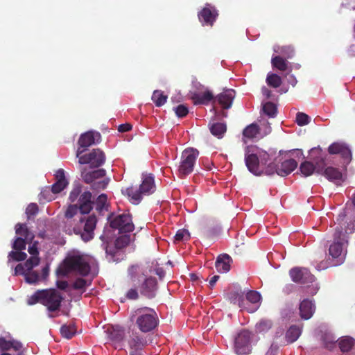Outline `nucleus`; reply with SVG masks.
I'll return each instance as SVG.
<instances>
[{
    "label": "nucleus",
    "mask_w": 355,
    "mask_h": 355,
    "mask_svg": "<svg viewBox=\"0 0 355 355\" xmlns=\"http://www.w3.org/2000/svg\"><path fill=\"white\" fill-rule=\"evenodd\" d=\"M78 209L77 205H70L67 207L62 221L63 230L69 235L72 234L80 235L85 242H87L94 238V231L96 228L97 218L95 215H91L87 218L81 217L78 223L80 225L83 224V230L78 223L73 225V218L77 214Z\"/></svg>",
    "instance_id": "1"
},
{
    "label": "nucleus",
    "mask_w": 355,
    "mask_h": 355,
    "mask_svg": "<svg viewBox=\"0 0 355 355\" xmlns=\"http://www.w3.org/2000/svg\"><path fill=\"white\" fill-rule=\"evenodd\" d=\"M331 155L338 154L343 159L341 169L334 166H328L320 174H322L328 180L334 182L336 185H341L347 178V166L352 159V151L344 143L334 142L328 148Z\"/></svg>",
    "instance_id": "2"
},
{
    "label": "nucleus",
    "mask_w": 355,
    "mask_h": 355,
    "mask_svg": "<svg viewBox=\"0 0 355 355\" xmlns=\"http://www.w3.org/2000/svg\"><path fill=\"white\" fill-rule=\"evenodd\" d=\"M130 320L135 324L139 332L147 335L153 332L159 324V318L155 311L149 307H141L130 315Z\"/></svg>",
    "instance_id": "3"
},
{
    "label": "nucleus",
    "mask_w": 355,
    "mask_h": 355,
    "mask_svg": "<svg viewBox=\"0 0 355 355\" xmlns=\"http://www.w3.org/2000/svg\"><path fill=\"white\" fill-rule=\"evenodd\" d=\"M63 296L55 289L38 290L28 299V304L34 305L40 303L45 306L48 311L53 312L60 309Z\"/></svg>",
    "instance_id": "4"
},
{
    "label": "nucleus",
    "mask_w": 355,
    "mask_h": 355,
    "mask_svg": "<svg viewBox=\"0 0 355 355\" xmlns=\"http://www.w3.org/2000/svg\"><path fill=\"white\" fill-rule=\"evenodd\" d=\"M90 269V266L83 255L73 253L64 259L62 265L57 270V273L67 276L70 272H75L81 276H87Z\"/></svg>",
    "instance_id": "5"
},
{
    "label": "nucleus",
    "mask_w": 355,
    "mask_h": 355,
    "mask_svg": "<svg viewBox=\"0 0 355 355\" xmlns=\"http://www.w3.org/2000/svg\"><path fill=\"white\" fill-rule=\"evenodd\" d=\"M269 160V154L257 146H248L245 151V163L248 171L254 175L263 174L261 165H266Z\"/></svg>",
    "instance_id": "6"
},
{
    "label": "nucleus",
    "mask_w": 355,
    "mask_h": 355,
    "mask_svg": "<svg viewBox=\"0 0 355 355\" xmlns=\"http://www.w3.org/2000/svg\"><path fill=\"white\" fill-rule=\"evenodd\" d=\"M155 191L154 177L152 174L143 175L142 182L138 189L137 187L130 186L125 189H122V193L129 198L131 203L139 204L142 200L143 195H150Z\"/></svg>",
    "instance_id": "7"
},
{
    "label": "nucleus",
    "mask_w": 355,
    "mask_h": 355,
    "mask_svg": "<svg viewBox=\"0 0 355 355\" xmlns=\"http://www.w3.org/2000/svg\"><path fill=\"white\" fill-rule=\"evenodd\" d=\"M129 355H145L148 345V335L140 333L135 328H129L125 337Z\"/></svg>",
    "instance_id": "8"
},
{
    "label": "nucleus",
    "mask_w": 355,
    "mask_h": 355,
    "mask_svg": "<svg viewBox=\"0 0 355 355\" xmlns=\"http://www.w3.org/2000/svg\"><path fill=\"white\" fill-rule=\"evenodd\" d=\"M69 200L71 202L77 201L76 205L82 214H89L94 205L92 193L88 191L82 193V187L80 184L73 187L69 193Z\"/></svg>",
    "instance_id": "9"
},
{
    "label": "nucleus",
    "mask_w": 355,
    "mask_h": 355,
    "mask_svg": "<svg viewBox=\"0 0 355 355\" xmlns=\"http://www.w3.org/2000/svg\"><path fill=\"white\" fill-rule=\"evenodd\" d=\"M106 171L103 168H99L92 171H88L86 167L81 168V178L87 184L93 183L92 188L94 190L104 189L107 186L110 180L105 179L98 182H95L99 178L105 177Z\"/></svg>",
    "instance_id": "10"
},
{
    "label": "nucleus",
    "mask_w": 355,
    "mask_h": 355,
    "mask_svg": "<svg viewBox=\"0 0 355 355\" xmlns=\"http://www.w3.org/2000/svg\"><path fill=\"white\" fill-rule=\"evenodd\" d=\"M85 149L78 148L76 157L78 158L80 164H89L92 168H98L102 166L105 161L104 153L99 148L93 149L90 153L82 155Z\"/></svg>",
    "instance_id": "11"
},
{
    "label": "nucleus",
    "mask_w": 355,
    "mask_h": 355,
    "mask_svg": "<svg viewBox=\"0 0 355 355\" xmlns=\"http://www.w3.org/2000/svg\"><path fill=\"white\" fill-rule=\"evenodd\" d=\"M198 155V150L193 148H188L183 150L178 168V172L181 175L185 176L193 172Z\"/></svg>",
    "instance_id": "12"
},
{
    "label": "nucleus",
    "mask_w": 355,
    "mask_h": 355,
    "mask_svg": "<svg viewBox=\"0 0 355 355\" xmlns=\"http://www.w3.org/2000/svg\"><path fill=\"white\" fill-rule=\"evenodd\" d=\"M253 334L247 329L240 331L234 338V351L239 355H246L251 352Z\"/></svg>",
    "instance_id": "13"
},
{
    "label": "nucleus",
    "mask_w": 355,
    "mask_h": 355,
    "mask_svg": "<svg viewBox=\"0 0 355 355\" xmlns=\"http://www.w3.org/2000/svg\"><path fill=\"white\" fill-rule=\"evenodd\" d=\"M112 228L119 230L121 232H131L135 229L132 216L129 213H123L114 216L110 220Z\"/></svg>",
    "instance_id": "14"
},
{
    "label": "nucleus",
    "mask_w": 355,
    "mask_h": 355,
    "mask_svg": "<svg viewBox=\"0 0 355 355\" xmlns=\"http://www.w3.org/2000/svg\"><path fill=\"white\" fill-rule=\"evenodd\" d=\"M55 182L51 186L50 189H45L40 193V196L50 201L52 198H47L46 194L51 191L53 193H59L63 191L69 184L64 174V171L62 168L58 169L55 174Z\"/></svg>",
    "instance_id": "15"
},
{
    "label": "nucleus",
    "mask_w": 355,
    "mask_h": 355,
    "mask_svg": "<svg viewBox=\"0 0 355 355\" xmlns=\"http://www.w3.org/2000/svg\"><path fill=\"white\" fill-rule=\"evenodd\" d=\"M198 17L202 26L211 27L218 17V11L214 6L207 3L198 12Z\"/></svg>",
    "instance_id": "16"
},
{
    "label": "nucleus",
    "mask_w": 355,
    "mask_h": 355,
    "mask_svg": "<svg viewBox=\"0 0 355 355\" xmlns=\"http://www.w3.org/2000/svg\"><path fill=\"white\" fill-rule=\"evenodd\" d=\"M344 236L345 235L343 234L342 230L336 228L334 236L335 239L338 238V241H334L329 246V255H331L333 259H339V261H340L344 257L345 243L344 239L341 238V236Z\"/></svg>",
    "instance_id": "17"
},
{
    "label": "nucleus",
    "mask_w": 355,
    "mask_h": 355,
    "mask_svg": "<svg viewBox=\"0 0 355 355\" xmlns=\"http://www.w3.org/2000/svg\"><path fill=\"white\" fill-rule=\"evenodd\" d=\"M291 279L297 284H306L314 281V276L306 268L295 267L289 271Z\"/></svg>",
    "instance_id": "18"
},
{
    "label": "nucleus",
    "mask_w": 355,
    "mask_h": 355,
    "mask_svg": "<svg viewBox=\"0 0 355 355\" xmlns=\"http://www.w3.org/2000/svg\"><path fill=\"white\" fill-rule=\"evenodd\" d=\"M234 98V90L225 89L215 97L214 102L218 103L223 110H228L232 107Z\"/></svg>",
    "instance_id": "19"
},
{
    "label": "nucleus",
    "mask_w": 355,
    "mask_h": 355,
    "mask_svg": "<svg viewBox=\"0 0 355 355\" xmlns=\"http://www.w3.org/2000/svg\"><path fill=\"white\" fill-rule=\"evenodd\" d=\"M228 299L231 303L237 304L241 309L246 310L249 313H254L256 308H249L244 299V292L241 289L231 291L228 293Z\"/></svg>",
    "instance_id": "20"
},
{
    "label": "nucleus",
    "mask_w": 355,
    "mask_h": 355,
    "mask_svg": "<svg viewBox=\"0 0 355 355\" xmlns=\"http://www.w3.org/2000/svg\"><path fill=\"white\" fill-rule=\"evenodd\" d=\"M157 282L155 277H148L145 279L140 287V293L144 297L152 299L156 295Z\"/></svg>",
    "instance_id": "21"
},
{
    "label": "nucleus",
    "mask_w": 355,
    "mask_h": 355,
    "mask_svg": "<svg viewBox=\"0 0 355 355\" xmlns=\"http://www.w3.org/2000/svg\"><path fill=\"white\" fill-rule=\"evenodd\" d=\"M101 138L100 133L94 131H87L82 134L78 139V145L80 149H86L95 143L96 140Z\"/></svg>",
    "instance_id": "22"
},
{
    "label": "nucleus",
    "mask_w": 355,
    "mask_h": 355,
    "mask_svg": "<svg viewBox=\"0 0 355 355\" xmlns=\"http://www.w3.org/2000/svg\"><path fill=\"white\" fill-rule=\"evenodd\" d=\"M315 309V306L313 302L309 299H304L300 302L299 306L301 318L304 320L310 319L313 316Z\"/></svg>",
    "instance_id": "23"
},
{
    "label": "nucleus",
    "mask_w": 355,
    "mask_h": 355,
    "mask_svg": "<svg viewBox=\"0 0 355 355\" xmlns=\"http://www.w3.org/2000/svg\"><path fill=\"white\" fill-rule=\"evenodd\" d=\"M191 99L195 105H207L210 102L216 103L214 94L208 89L201 94L194 93L191 96Z\"/></svg>",
    "instance_id": "24"
},
{
    "label": "nucleus",
    "mask_w": 355,
    "mask_h": 355,
    "mask_svg": "<svg viewBox=\"0 0 355 355\" xmlns=\"http://www.w3.org/2000/svg\"><path fill=\"white\" fill-rule=\"evenodd\" d=\"M297 166V162L294 159H286L281 162L277 167V175L284 177L293 172Z\"/></svg>",
    "instance_id": "25"
},
{
    "label": "nucleus",
    "mask_w": 355,
    "mask_h": 355,
    "mask_svg": "<svg viewBox=\"0 0 355 355\" xmlns=\"http://www.w3.org/2000/svg\"><path fill=\"white\" fill-rule=\"evenodd\" d=\"M232 258L227 254H220L217 257L215 266L218 272H227L230 270Z\"/></svg>",
    "instance_id": "26"
},
{
    "label": "nucleus",
    "mask_w": 355,
    "mask_h": 355,
    "mask_svg": "<svg viewBox=\"0 0 355 355\" xmlns=\"http://www.w3.org/2000/svg\"><path fill=\"white\" fill-rule=\"evenodd\" d=\"M273 51L276 53H278V55H281L285 59H291L295 56V49L291 45H276L274 46Z\"/></svg>",
    "instance_id": "27"
},
{
    "label": "nucleus",
    "mask_w": 355,
    "mask_h": 355,
    "mask_svg": "<svg viewBox=\"0 0 355 355\" xmlns=\"http://www.w3.org/2000/svg\"><path fill=\"white\" fill-rule=\"evenodd\" d=\"M300 170L302 174L305 177L311 175L315 171H316V172L319 174H320L322 171V169H320L319 167L316 168V166H315L313 163L309 161L302 162L300 164Z\"/></svg>",
    "instance_id": "28"
},
{
    "label": "nucleus",
    "mask_w": 355,
    "mask_h": 355,
    "mask_svg": "<svg viewBox=\"0 0 355 355\" xmlns=\"http://www.w3.org/2000/svg\"><path fill=\"white\" fill-rule=\"evenodd\" d=\"M105 252L110 261L117 262L122 259V254L120 250L116 248L115 245H107L105 247Z\"/></svg>",
    "instance_id": "29"
},
{
    "label": "nucleus",
    "mask_w": 355,
    "mask_h": 355,
    "mask_svg": "<svg viewBox=\"0 0 355 355\" xmlns=\"http://www.w3.org/2000/svg\"><path fill=\"white\" fill-rule=\"evenodd\" d=\"M15 232L20 236L19 237H22L28 241H31L34 238V235L29 231L26 224L17 223L15 225Z\"/></svg>",
    "instance_id": "30"
},
{
    "label": "nucleus",
    "mask_w": 355,
    "mask_h": 355,
    "mask_svg": "<svg viewBox=\"0 0 355 355\" xmlns=\"http://www.w3.org/2000/svg\"><path fill=\"white\" fill-rule=\"evenodd\" d=\"M302 333L301 328L297 325H292L286 333L287 343H292L297 340Z\"/></svg>",
    "instance_id": "31"
},
{
    "label": "nucleus",
    "mask_w": 355,
    "mask_h": 355,
    "mask_svg": "<svg viewBox=\"0 0 355 355\" xmlns=\"http://www.w3.org/2000/svg\"><path fill=\"white\" fill-rule=\"evenodd\" d=\"M271 64L274 68H276L282 71H286L288 66V63L286 61V59L284 58L281 55L273 56L271 59Z\"/></svg>",
    "instance_id": "32"
},
{
    "label": "nucleus",
    "mask_w": 355,
    "mask_h": 355,
    "mask_svg": "<svg viewBox=\"0 0 355 355\" xmlns=\"http://www.w3.org/2000/svg\"><path fill=\"white\" fill-rule=\"evenodd\" d=\"M355 340L349 336L342 337L338 340V346L343 352H349L354 347Z\"/></svg>",
    "instance_id": "33"
},
{
    "label": "nucleus",
    "mask_w": 355,
    "mask_h": 355,
    "mask_svg": "<svg viewBox=\"0 0 355 355\" xmlns=\"http://www.w3.org/2000/svg\"><path fill=\"white\" fill-rule=\"evenodd\" d=\"M259 127L257 123H251L243 130V136L248 139L255 138L259 134Z\"/></svg>",
    "instance_id": "34"
},
{
    "label": "nucleus",
    "mask_w": 355,
    "mask_h": 355,
    "mask_svg": "<svg viewBox=\"0 0 355 355\" xmlns=\"http://www.w3.org/2000/svg\"><path fill=\"white\" fill-rule=\"evenodd\" d=\"M227 127L223 123H216L210 127L211 134L218 138L223 137L224 133L226 132Z\"/></svg>",
    "instance_id": "35"
},
{
    "label": "nucleus",
    "mask_w": 355,
    "mask_h": 355,
    "mask_svg": "<svg viewBox=\"0 0 355 355\" xmlns=\"http://www.w3.org/2000/svg\"><path fill=\"white\" fill-rule=\"evenodd\" d=\"M272 327V322L270 320L262 319L255 325V329L259 333H266Z\"/></svg>",
    "instance_id": "36"
},
{
    "label": "nucleus",
    "mask_w": 355,
    "mask_h": 355,
    "mask_svg": "<svg viewBox=\"0 0 355 355\" xmlns=\"http://www.w3.org/2000/svg\"><path fill=\"white\" fill-rule=\"evenodd\" d=\"M261 300V295L255 291H250L246 294V300L254 304V306H248L249 308H256V310L259 307V302Z\"/></svg>",
    "instance_id": "37"
},
{
    "label": "nucleus",
    "mask_w": 355,
    "mask_h": 355,
    "mask_svg": "<svg viewBox=\"0 0 355 355\" xmlns=\"http://www.w3.org/2000/svg\"><path fill=\"white\" fill-rule=\"evenodd\" d=\"M60 333L64 338L67 339L71 338L76 333V328L73 324H64L60 328Z\"/></svg>",
    "instance_id": "38"
},
{
    "label": "nucleus",
    "mask_w": 355,
    "mask_h": 355,
    "mask_svg": "<svg viewBox=\"0 0 355 355\" xmlns=\"http://www.w3.org/2000/svg\"><path fill=\"white\" fill-rule=\"evenodd\" d=\"M167 99V96L164 95L162 92L159 90L154 91L152 95V101L157 107L162 106Z\"/></svg>",
    "instance_id": "39"
},
{
    "label": "nucleus",
    "mask_w": 355,
    "mask_h": 355,
    "mask_svg": "<svg viewBox=\"0 0 355 355\" xmlns=\"http://www.w3.org/2000/svg\"><path fill=\"white\" fill-rule=\"evenodd\" d=\"M130 243V236L128 234L119 236L114 241V245L120 250L127 247Z\"/></svg>",
    "instance_id": "40"
},
{
    "label": "nucleus",
    "mask_w": 355,
    "mask_h": 355,
    "mask_svg": "<svg viewBox=\"0 0 355 355\" xmlns=\"http://www.w3.org/2000/svg\"><path fill=\"white\" fill-rule=\"evenodd\" d=\"M266 83L268 85L277 88L282 85V78L279 76L275 73H270L267 76Z\"/></svg>",
    "instance_id": "41"
},
{
    "label": "nucleus",
    "mask_w": 355,
    "mask_h": 355,
    "mask_svg": "<svg viewBox=\"0 0 355 355\" xmlns=\"http://www.w3.org/2000/svg\"><path fill=\"white\" fill-rule=\"evenodd\" d=\"M263 112L266 115L270 117H274L277 114V107L273 103L267 102L263 105Z\"/></svg>",
    "instance_id": "42"
},
{
    "label": "nucleus",
    "mask_w": 355,
    "mask_h": 355,
    "mask_svg": "<svg viewBox=\"0 0 355 355\" xmlns=\"http://www.w3.org/2000/svg\"><path fill=\"white\" fill-rule=\"evenodd\" d=\"M8 257L9 260L12 259L16 261H20L25 260L27 257V254L26 253L21 252V250H16L10 252Z\"/></svg>",
    "instance_id": "43"
},
{
    "label": "nucleus",
    "mask_w": 355,
    "mask_h": 355,
    "mask_svg": "<svg viewBox=\"0 0 355 355\" xmlns=\"http://www.w3.org/2000/svg\"><path fill=\"white\" fill-rule=\"evenodd\" d=\"M174 238L178 242L188 241L190 239V234L187 230L181 229L177 231Z\"/></svg>",
    "instance_id": "44"
},
{
    "label": "nucleus",
    "mask_w": 355,
    "mask_h": 355,
    "mask_svg": "<svg viewBox=\"0 0 355 355\" xmlns=\"http://www.w3.org/2000/svg\"><path fill=\"white\" fill-rule=\"evenodd\" d=\"M26 242H28L26 239H24L22 237H17L15 239L12 247L15 250L21 251L26 249Z\"/></svg>",
    "instance_id": "45"
},
{
    "label": "nucleus",
    "mask_w": 355,
    "mask_h": 355,
    "mask_svg": "<svg viewBox=\"0 0 355 355\" xmlns=\"http://www.w3.org/2000/svg\"><path fill=\"white\" fill-rule=\"evenodd\" d=\"M40 259L38 256H31L24 263L27 270H32L33 268L39 265Z\"/></svg>",
    "instance_id": "46"
},
{
    "label": "nucleus",
    "mask_w": 355,
    "mask_h": 355,
    "mask_svg": "<svg viewBox=\"0 0 355 355\" xmlns=\"http://www.w3.org/2000/svg\"><path fill=\"white\" fill-rule=\"evenodd\" d=\"M39 274L36 271L27 270L25 274L26 281L29 284H35L39 280Z\"/></svg>",
    "instance_id": "47"
},
{
    "label": "nucleus",
    "mask_w": 355,
    "mask_h": 355,
    "mask_svg": "<svg viewBox=\"0 0 355 355\" xmlns=\"http://www.w3.org/2000/svg\"><path fill=\"white\" fill-rule=\"evenodd\" d=\"M310 122V117L305 113L297 112L296 115V123L300 126L309 124Z\"/></svg>",
    "instance_id": "48"
},
{
    "label": "nucleus",
    "mask_w": 355,
    "mask_h": 355,
    "mask_svg": "<svg viewBox=\"0 0 355 355\" xmlns=\"http://www.w3.org/2000/svg\"><path fill=\"white\" fill-rule=\"evenodd\" d=\"M107 195L102 193L96 198L94 204H96V209L97 211H101L104 208L106 202H107Z\"/></svg>",
    "instance_id": "49"
},
{
    "label": "nucleus",
    "mask_w": 355,
    "mask_h": 355,
    "mask_svg": "<svg viewBox=\"0 0 355 355\" xmlns=\"http://www.w3.org/2000/svg\"><path fill=\"white\" fill-rule=\"evenodd\" d=\"M37 213L38 206L35 203L29 204L26 209V214L28 219H30L32 216H35Z\"/></svg>",
    "instance_id": "50"
},
{
    "label": "nucleus",
    "mask_w": 355,
    "mask_h": 355,
    "mask_svg": "<svg viewBox=\"0 0 355 355\" xmlns=\"http://www.w3.org/2000/svg\"><path fill=\"white\" fill-rule=\"evenodd\" d=\"M87 282L83 278H77L73 282L72 286L75 290H84L88 286Z\"/></svg>",
    "instance_id": "51"
},
{
    "label": "nucleus",
    "mask_w": 355,
    "mask_h": 355,
    "mask_svg": "<svg viewBox=\"0 0 355 355\" xmlns=\"http://www.w3.org/2000/svg\"><path fill=\"white\" fill-rule=\"evenodd\" d=\"M110 338L112 340L120 342L125 340L123 331L121 329H114L110 334Z\"/></svg>",
    "instance_id": "52"
},
{
    "label": "nucleus",
    "mask_w": 355,
    "mask_h": 355,
    "mask_svg": "<svg viewBox=\"0 0 355 355\" xmlns=\"http://www.w3.org/2000/svg\"><path fill=\"white\" fill-rule=\"evenodd\" d=\"M176 115L180 118L186 116L189 113L188 107L184 105H179L174 108Z\"/></svg>",
    "instance_id": "53"
},
{
    "label": "nucleus",
    "mask_w": 355,
    "mask_h": 355,
    "mask_svg": "<svg viewBox=\"0 0 355 355\" xmlns=\"http://www.w3.org/2000/svg\"><path fill=\"white\" fill-rule=\"evenodd\" d=\"M277 167H279V165H277L275 163H270L266 168V171L263 173L266 175H272L276 173L277 174Z\"/></svg>",
    "instance_id": "54"
},
{
    "label": "nucleus",
    "mask_w": 355,
    "mask_h": 355,
    "mask_svg": "<svg viewBox=\"0 0 355 355\" xmlns=\"http://www.w3.org/2000/svg\"><path fill=\"white\" fill-rule=\"evenodd\" d=\"M11 348V340H6L4 338H0V349L1 350L7 351Z\"/></svg>",
    "instance_id": "55"
},
{
    "label": "nucleus",
    "mask_w": 355,
    "mask_h": 355,
    "mask_svg": "<svg viewBox=\"0 0 355 355\" xmlns=\"http://www.w3.org/2000/svg\"><path fill=\"white\" fill-rule=\"evenodd\" d=\"M27 270L26 267H25V264L19 263L15 268V275H23L25 276Z\"/></svg>",
    "instance_id": "56"
},
{
    "label": "nucleus",
    "mask_w": 355,
    "mask_h": 355,
    "mask_svg": "<svg viewBox=\"0 0 355 355\" xmlns=\"http://www.w3.org/2000/svg\"><path fill=\"white\" fill-rule=\"evenodd\" d=\"M126 297L129 300H137L139 298V293L137 289H130L126 293Z\"/></svg>",
    "instance_id": "57"
},
{
    "label": "nucleus",
    "mask_w": 355,
    "mask_h": 355,
    "mask_svg": "<svg viewBox=\"0 0 355 355\" xmlns=\"http://www.w3.org/2000/svg\"><path fill=\"white\" fill-rule=\"evenodd\" d=\"M28 251L31 256H38L39 251L37 247V243H35L31 246H29Z\"/></svg>",
    "instance_id": "58"
},
{
    "label": "nucleus",
    "mask_w": 355,
    "mask_h": 355,
    "mask_svg": "<svg viewBox=\"0 0 355 355\" xmlns=\"http://www.w3.org/2000/svg\"><path fill=\"white\" fill-rule=\"evenodd\" d=\"M132 129V125L130 123L121 124L119 126L118 130L120 132H125Z\"/></svg>",
    "instance_id": "59"
},
{
    "label": "nucleus",
    "mask_w": 355,
    "mask_h": 355,
    "mask_svg": "<svg viewBox=\"0 0 355 355\" xmlns=\"http://www.w3.org/2000/svg\"><path fill=\"white\" fill-rule=\"evenodd\" d=\"M68 282L67 281H57L56 286L60 290H65L68 287Z\"/></svg>",
    "instance_id": "60"
},
{
    "label": "nucleus",
    "mask_w": 355,
    "mask_h": 355,
    "mask_svg": "<svg viewBox=\"0 0 355 355\" xmlns=\"http://www.w3.org/2000/svg\"><path fill=\"white\" fill-rule=\"evenodd\" d=\"M12 348L15 351H19L22 348V345L20 342L17 340H11Z\"/></svg>",
    "instance_id": "61"
},
{
    "label": "nucleus",
    "mask_w": 355,
    "mask_h": 355,
    "mask_svg": "<svg viewBox=\"0 0 355 355\" xmlns=\"http://www.w3.org/2000/svg\"><path fill=\"white\" fill-rule=\"evenodd\" d=\"M219 278H220L219 275H214L210 279V280L209 282V287L211 289H212L214 288V286H215L216 283L219 279Z\"/></svg>",
    "instance_id": "62"
},
{
    "label": "nucleus",
    "mask_w": 355,
    "mask_h": 355,
    "mask_svg": "<svg viewBox=\"0 0 355 355\" xmlns=\"http://www.w3.org/2000/svg\"><path fill=\"white\" fill-rule=\"evenodd\" d=\"M155 274L159 276L160 279H162L165 276V271L162 268H155Z\"/></svg>",
    "instance_id": "63"
},
{
    "label": "nucleus",
    "mask_w": 355,
    "mask_h": 355,
    "mask_svg": "<svg viewBox=\"0 0 355 355\" xmlns=\"http://www.w3.org/2000/svg\"><path fill=\"white\" fill-rule=\"evenodd\" d=\"M277 350V347L275 346L273 344H272L270 349L266 354V355H275Z\"/></svg>",
    "instance_id": "64"
}]
</instances>
